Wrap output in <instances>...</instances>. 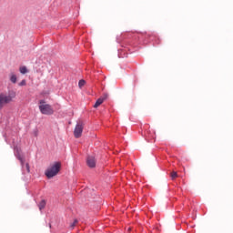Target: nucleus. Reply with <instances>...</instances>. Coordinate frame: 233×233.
<instances>
[{"label":"nucleus","mask_w":233,"mask_h":233,"mask_svg":"<svg viewBox=\"0 0 233 233\" xmlns=\"http://www.w3.org/2000/svg\"><path fill=\"white\" fill-rule=\"evenodd\" d=\"M60 171L61 162H55L50 165V167L46 170L45 174L48 179H52V177H56Z\"/></svg>","instance_id":"1"},{"label":"nucleus","mask_w":233,"mask_h":233,"mask_svg":"<svg viewBox=\"0 0 233 233\" xmlns=\"http://www.w3.org/2000/svg\"><path fill=\"white\" fill-rule=\"evenodd\" d=\"M15 91H10L8 95L4 93L0 94V109L5 106V105H8V103H12L14 99H15Z\"/></svg>","instance_id":"2"},{"label":"nucleus","mask_w":233,"mask_h":233,"mask_svg":"<svg viewBox=\"0 0 233 233\" xmlns=\"http://www.w3.org/2000/svg\"><path fill=\"white\" fill-rule=\"evenodd\" d=\"M38 108L41 112V114H44V116H52L54 115V107L50 106V104H46L45 100L39 101Z\"/></svg>","instance_id":"3"},{"label":"nucleus","mask_w":233,"mask_h":233,"mask_svg":"<svg viewBox=\"0 0 233 233\" xmlns=\"http://www.w3.org/2000/svg\"><path fill=\"white\" fill-rule=\"evenodd\" d=\"M85 127V124L83 123V121H79L77 122L75 130H74V136L76 139H78V137H81L82 134H83V128Z\"/></svg>","instance_id":"4"},{"label":"nucleus","mask_w":233,"mask_h":233,"mask_svg":"<svg viewBox=\"0 0 233 233\" xmlns=\"http://www.w3.org/2000/svg\"><path fill=\"white\" fill-rule=\"evenodd\" d=\"M86 165L89 168H96V157L92 156L87 157Z\"/></svg>","instance_id":"5"},{"label":"nucleus","mask_w":233,"mask_h":233,"mask_svg":"<svg viewBox=\"0 0 233 233\" xmlns=\"http://www.w3.org/2000/svg\"><path fill=\"white\" fill-rule=\"evenodd\" d=\"M106 97H108V95H104L103 97L98 98L94 105V108H97L98 106H101V105H103Z\"/></svg>","instance_id":"6"},{"label":"nucleus","mask_w":233,"mask_h":233,"mask_svg":"<svg viewBox=\"0 0 233 233\" xmlns=\"http://www.w3.org/2000/svg\"><path fill=\"white\" fill-rule=\"evenodd\" d=\"M10 81L11 83H14V84L17 83V76H15V74L14 73L10 74Z\"/></svg>","instance_id":"7"},{"label":"nucleus","mask_w":233,"mask_h":233,"mask_svg":"<svg viewBox=\"0 0 233 233\" xmlns=\"http://www.w3.org/2000/svg\"><path fill=\"white\" fill-rule=\"evenodd\" d=\"M46 207V201L41 200V202L38 204L39 210H43Z\"/></svg>","instance_id":"8"},{"label":"nucleus","mask_w":233,"mask_h":233,"mask_svg":"<svg viewBox=\"0 0 233 233\" xmlns=\"http://www.w3.org/2000/svg\"><path fill=\"white\" fill-rule=\"evenodd\" d=\"M17 159H19L21 166L25 168V157H23L21 155H18Z\"/></svg>","instance_id":"9"},{"label":"nucleus","mask_w":233,"mask_h":233,"mask_svg":"<svg viewBox=\"0 0 233 233\" xmlns=\"http://www.w3.org/2000/svg\"><path fill=\"white\" fill-rule=\"evenodd\" d=\"M19 71H20V73H22V74H28V69L26 68V66H21L20 68H19Z\"/></svg>","instance_id":"10"},{"label":"nucleus","mask_w":233,"mask_h":233,"mask_svg":"<svg viewBox=\"0 0 233 233\" xmlns=\"http://www.w3.org/2000/svg\"><path fill=\"white\" fill-rule=\"evenodd\" d=\"M170 177L171 179H176V177H177V172L176 171L171 172Z\"/></svg>","instance_id":"11"},{"label":"nucleus","mask_w":233,"mask_h":233,"mask_svg":"<svg viewBox=\"0 0 233 233\" xmlns=\"http://www.w3.org/2000/svg\"><path fill=\"white\" fill-rule=\"evenodd\" d=\"M86 83V82L85 80H80L79 83H78L79 87L83 88V86H85Z\"/></svg>","instance_id":"12"},{"label":"nucleus","mask_w":233,"mask_h":233,"mask_svg":"<svg viewBox=\"0 0 233 233\" xmlns=\"http://www.w3.org/2000/svg\"><path fill=\"white\" fill-rule=\"evenodd\" d=\"M25 170L28 174H30V165L28 163L25 164Z\"/></svg>","instance_id":"13"},{"label":"nucleus","mask_w":233,"mask_h":233,"mask_svg":"<svg viewBox=\"0 0 233 233\" xmlns=\"http://www.w3.org/2000/svg\"><path fill=\"white\" fill-rule=\"evenodd\" d=\"M26 85V80H22L20 83H19V86H25Z\"/></svg>","instance_id":"14"},{"label":"nucleus","mask_w":233,"mask_h":233,"mask_svg":"<svg viewBox=\"0 0 233 233\" xmlns=\"http://www.w3.org/2000/svg\"><path fill=\"white\" fill-rule=\"evenodd\" d=\"M77 225V219H75L74 222L70 225L71 228H74Z\"/></svg>","instance_id":"15"},{"label":"nucleus","mask_w":233,"mask_h":233,"mask_svg":"<svg viewBox=\"0 0 233 233\" xmlns=\"http://www.w3.org/2000/svg\"><path fill=\"white\" fill-rule=\"evenodd\" d=\"M35 136H37V132L35 133Z\"/></svg>","instance_id":"16"}]
</instances>
